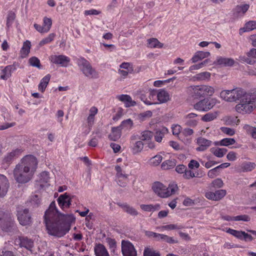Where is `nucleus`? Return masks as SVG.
<instances>
[{
	"label": "nucleus",
	"instance_id": "f257e3e1",
	"mask_svg": "<svg viewBox=\"0 0 256 256\" xmlns=\"http://www.w3.org/2000/svg\"><path fill=\"white\" fill-rule=\"evenodd\" d=\"M74 220L72 214H64L59 212L54 202H51L44 216V221L49 234L59 238L68 232L72 223Z\"/></svg>",
	"mask_w": 256,
	"mask_h": 256
},
{
	"label": "nucleus",
	"instance_id": "f03ea898",
	"mask_svg": "<svg viewBox=\"0 0 256 256\" xmlns=\"http://www.w3.org/2000/svg\"><path fill=\"white\" fill-rule=\"evenodd\" d=\"M220 95L227 102H239L235 108L237 112L242 114L250 113L255 106L256 90L247 92L244 90L237 88L232 90H222Z\"/></svg>",
	"mask_w": 256,
	"mask_h": 256
},
{
	"label": "nucleus",
	"instance_id": "7ed1b4c3",
	"mask_svg": "<svg viewBox=\"0 0 256 256\" xmlns=\"http://www.w3.org/2000/svg\"><path fill=\"white\" fill-rule=\"evenodd\" d=\"M0 229L4 232L12 234L18 232L12 214L6 210L0 208Z\"/></svg>",
	"mask_w": 256,
	"mask_h": 256
},
{
	"label": "nucleus",
	"instance_id": "20e7f679",
	"mask_svg": "<svg viewBox=\"0 0 256 256\" xmlns=\"http://www.w3.org/2000/svg\"><path fill=\"white\" fill-rule=\"evenodd\" d=\"M214 92V88L208 86H192L187 88L186 93L194 99L201 97L211 96Z\"/></svg>",
	"mask_w": 256,
	"mask_h": 256
},
{
	"label": "nucleus",
	"instance_id": "39448f33",
	"mask_svg": "<svg viewBox=\"0 0 256 256\" xmlns=\"http://www.w3.org/2000/svg\"><path fill=\"white\" fill-rule=\"evenodd\" d=\"M152 189L158 196L166 198L174 194L178 190V187L175 183L170 184L166 187L160 182H156L152 184Z\"/></svg>",
	"mask_w": 256,
	"mask_h": 256
},
{
	"label": "nucleus",
	"instance_id": "423d86ee",
	"mask_svg": "<svg viewBox=\"0 0 256 256\" xmlns=\"http://www.w3.org/2000/svg\"><path fill=\"white\" fill-rule=\"evenodd\" d=\"M76 62L82 73L90 78H97L98 74L90 62L84 57L76 58Z\"/></svg>",
	"mask_w": 256,
	"mask_h": 256
},
{
	"label": "nucleus",
	"instance_id": "0eeeda50",
	"mask_svg": "<svg viewBox=\"0 0 256 256\" xmlns=\"http://www.w3.org/2000/svg\"><path fill=\"white\" fill-rule=\"evenodd\" d=\"M33 174L22 166L18 164L14 170V176L15 180L19 184H26L32 178Z\"/></svg>",
	"mask_w": 256,
	"mask_h": 256
},
{
	"label": "nucleus",
	"instance_id": "6e6552de",
	"mask_svg": "<svg viewBox=\"0 0 256 256\" xmlns=\"http://www.w3.org/2000/svg\"><path fill=\"white\" fill-rule=\"evenodd\" d=\"M38 160L36 158L32 155L26 156L23 158L18 164L28 170L33 174L38 167Z\"/></svg>",
	"mask_w": 256,
	"mask_h": 256
},
{
	"label": "nucleus",
	"instance_id": "1a4fd4ad",
	"mask_svg": "<svg viewBox=\"0 0 256 256\" xmlns=\"http://www.w3.org/2000/svg\"><path fill=\"white\" fill-rule=\"evenodd\" d=\"M16 216L20 224L22 226H27L32 222V218L28 208L23 209L18 208L17 210Z\"/></svg>",
	"mask_w": 256,
	"mask_h": 256
},
{
	"label": "nucleus",
	"instance_id": "9d476101",
	"mask_svg": "<svg viewBox=\"0 0 256 256\" xmlns=\"http://www.w3.org/2000/svg\"><path fill=\"white\" fill-rule=\"evenodd\" d=\"M216 104V101L214 99L204 98L194 105V108L200 111H208L212 108Z\"/></svg>",
	"mask_w": 256,
	"mask_h": 256
},
{
	"label": "nucleus",
	"instance_id": "9b49d317",
	"mask_svg": "<svg viewBox=\"0 0 256 256\" xmlns=\"http://www.w3.org/2000/svg\"><path fill=\"white\" fill-rule=\"evenodd\" d=\"M122 252L124 256H136V252L131 242L122 240Z\"/></svg>",
	"mask_w": 256,
	"mask_h": 256
},
{
	"label": "nucleus",
	"instance_id": "f8f14e48",
	"mask_svg": "<svg viewBox=\"0 0 256 256\" xmlns=\"http://www.w3.org/2000/svg\"><path fill=\"white\" fill-rule=\"evenodd\" d=\"M50 60L54 64L64 67L67 66L70 62V58L64 55H52L50 56Z\"/></svg>",
	"mask_w": 256,
	"mask_h": 256
},
{
	"label": "nucleus",
	"instance_id": "ddd939ff",
	"mask_svg": "<svg viewBox=\"0 0 256 256\" xmlns=\"http://www.w3.org/2000/svg\"><path fill=\"white\" fill-rule=\"evenodd\" d=\"M22 152L20 148H16L11 152H8L3 159V162L7 164H11L14 160L18 158Z\"/></svg>",
	"mask_w": 256,
	"mask_h": 256
},
{
	"label": "nucleus",
	"instance_id": "4468645a",
	"mask_svg": "<svg viewBox=\"0 0 256 256\" xmlns=\"http://www.w3.org/2000/svg\"><path fill=\"white\" fill-rule=\"evenodd\" d=\"M57 200L59 206L62 210L68 208L71 205V198L67 193L60 194Z\"/></svg>",
	"mask_w": 256,
	"mask_h": 256
},
{
	"label": "nucleus",
	"instance_id": "2eb2a0df",
	"mask_svg": "<svg viewBox=\"0 0 256 256\" xmlns=\"http://www.w3.org/2000/svg\"><path fill=\"white\" fill-rule=\"evenodd\" d=\"M16 242L20 247H24L27 250H30L34 246V242L30 238L26 236H20L16 239Z\"/></svg>",
	"mask_w": 256,
	"mask_h": 256
},
{
	"label": "nucleus",
	"instance_id": "dca6fc26",
	"mask_svg": "<svg viewBox=\"0 0 256 256\" xmlns=\"http://www.w3.org/2000/svg\"><path fill=\"white\" fill-rule=\"evenodd\" d=\"M241 60L250 64L256 63V48H252L246 53V56H242Z\"/></svg>",
	"mask_w": 256,
	"mask_h": 256
},
{
	"label": "nucleus",
	"instance_id": "f3484780",
	"mask_svg": "<svg viewBox=\"0 0 256 256\" xmlns=\"http://www.w3.org/2000/svg\"><path fill=\"white\" fill-rule=\"evenodd\" d=\"M9 183L6 177L0 174V197L4 196L7 193Z\"/></svg>",
	"mask_w": 256,
	"mask_h": 256
},
{
	"label": "nucleus",
	"instance_id": "a211bd4d",
	"mask_svg": "<svg viewBox=\"0 0 256 256\" xmlns=\"http://www.w3.org/2000/svg\"><path fill=\"white\" fill-rule=\"evenodd\" d=\"M116 98L123 102L126 107H130L136 104V102L133 100L130 96L128 94L118 95Z\"/></svg>",
	"mask_w": 256,
	"mask_h": 256
},
{
	"label": "nucleus",
	"instance_id": "6ab92c4d",
	"mask_svg": "<svg viewBox=\"0 0 256 256\" xmlns=\"http://www.w3.org/2000/svg\"><path fill=\"white\" fill-rule=\"evenodd\" d=\"M212 142L204 138L200 137L197 140V144L199 146L196 148L198 152H202L206 150L211 144Z\"/></svg>",
	"mask_w": 256,
	"mask_h": 256
},
{
	"label": "nucleus",
	"instance_id": "aec40b11",
	"mask_svg": "<svg viewBox=\"0 0 256 256\" xmlns=\"http://www.w3.org/2000/svg\"><path fill=\"white\" fill-rule=\"evenodd\" d=\"M234 60L232 58L218 57L216 61L214 62V64H218L224 66H230L234 65Z\"/></svg>",
	"mask_w": 256,
	"mask_h": 256
},
{
	"label": "nucleus",
	"instance_id": "412c9836",
	"mask_svg": "<svg viewBox=\"0 0 256 256\" xmlns=\"http://www.w3.org/2000/svg\"><path fill=\"white\" fill-rule=\"evenodd\" d=\"M117 204L120 208H122L124 212H126L127 214H129L132 216H138V212L136 210V209H135L132 206H130L126 203L122 204L118 202Z\"/></svg>",
	"mask_w": 256,
	"mask_h": 256
},
{
	"label": "nucleus",
	"instance_id": "4be33fe9",
	"mask_svg": "<svg viewBox=\"0 0 256 256\" xmlns=\"http://www.w3.org/2000/svg\"><path fill=\"white\" fill-rule=\"evenodd\" d=\"M122 130V126H120L116 127H112V132L108 135L109 139L113 141H116L118 140L121 136Z\"/></svg>",
	"mask_w": 256,
	"mask_h": 256
},
{
	"label": "nucleus",
	"instance_id": "5701e85b",
	"mask_svg": "<svg viewBox=\"0 0 256 256\" xmlns=\"http://www.w3.org/2000/svg\"><path fill=\"white\" fill-rule=\"evenodd\" d=\"M16 70V68L14 64L7 66L2 70L0 78L4 80H8L11 76L12 72Z\"/></svg>",
	"mask_w": 256,
	"mask_h": 256
},
{
	"label": "nucleus",
	"instance_id": "b1692460",
	"mask_svg": "<svg viewBox=\"0 0 256 256\" xmlns=\"http://www.w3.org/2000/svg\"><path fill=\"white\" fill-rule=\"evenodd\" d=\"M94 251L96 256H110L106 247L101 244H96Z\"/></svg>",
	"mask_w": 256,
	"mask_h": 256
},
{
	"label": "nucleus",
	"instance_id": "393cba45",
	"mask_svg": "<svg viewBox=\"0 0 256 256\" xmlns=\"http://www.w3.org/2000/svg\"><path fill=\"white\" fill-rule=\"evenodd\" d=\"M250 5L248 4L238 5L234 9V13L236 16H243L248 10Z\"/></svg>",
	"mask_w": 256,
	"mask_h": 256
},
{
	"label": "nucleus",
	"instance_id": "a878e982",
	"mask_svg": "<svg viewBox=\"0 0 256 256\" xmlns=\"http://www.w3.org/2000/svg\"><path fill=\"white\" fill-rule=\"evenodd\" d=\"M256 164L254 162H243L240 166V170L242 172H249L256 168Z\"/></svg>",
	"mask_w": 256,
	"mask_h": 256
},
{
	"label": "nucleus",
	"instance_id": "bb28decb",
	"mask_svg": "<svg viewBox=\"0 0 256 256\" xmlns=\"http://www.w3.org/2000/svg\"><path fill=\"white\" fill-rule=\"evenodd\" d=\"M210 56V53L208 52L198 51L195 53L191 60L193 63H195L204 58H208Z\"/></svg>",
	"mask_w": 256,
	"mask_h": 256
},
{
	"label": "nucleus",
	"instance_id": "cd10ccee",
	"mask_svg": "<svg viewBox=\"0 0 256 256\" xmlns=\"http://www.w3.org/2000/svg\"><path fill=\"white\" fill-rule=\"evenodd\" d=\"M168 132V130L165 127H162L156 130L154 135V139L157 142H161L162 138Z\"/></svg>",
	"mask_w": 256,
	"mask_h": 256
},
{
	"label": "nucleus",
	"instance_id": "c85d7f7f",
	"mask_svg": "<svg viewBox=\"0 0 256 256\" xmlns=\"http://www.w3.org/2000/svg\"><path fill=\"white\" fill-rule=\"evenodd\" d=\"M256 28V21H250L247 22L244 28L240 29V34H242L244 32H249Z\"/></svg>",
	"mask_w": 256,
	"mask_h": 256
},
{
	"label": "nucleus",
	"instance_id": "c756f323",
	"mask_svg": "<svg viewBox=\"0 0 256 256\" xmlns=\"http://www.w3.org/2000/svg\"><path fill=\"white\" fill-rule=\"evenodd\" d=\"M157 98L160 103H164L169 100V94L167 92L164 90H160L156 94Z\"/></svg>",
	"mask_w": 256,
	"mask_h": 256
},
{
	"label": "nucleus",
	"instance_id": "7c9ffc66",
	"mask_svg": "<svg viewBox=\"0 0 256 256\" xmlns=\"http://www.w3.org/2000/svg\"><path fill=\"white\" fill-rule=\"evenodd\" d=\"M50 78V76L48 74L41 80L40 82L38 85V90L42 92L45 90V89L49 82Z\"/></svg>",
	"mask_w": 256,
	"mask_h": 256
},
{
	"label": "nucleus",
	"instance_id": "2f4dec72",
	"mask_svg": "<svg viewBox=\"0 0 256 256\" xmlns=\"http://www.w3.org/2000/svg\"><path fill=\"white\" fill-rule=\"evenodd\" d=\"M210 151L216 156L222 158L228 152V150L225 148H212L210 149Z\"/></svg>",
	"mask_w": 256,
	"mask_h": 256
},
{
	"label": "nucleus",
	"instance_id": "473e14b6",
	"mask_svg": "<svg viewBox=\"0 0 256 256\" xmlns=\"http://www.w3.org/2000/svg\"><path fill=\"white\" fill-rule=\"evenodd\" d=\"M130 146L132 150L133 153L136 154L140 152L142 150L144 144L142 141L138 140L132 144H130Z\"/></svg>",
	"mask_w": 256,
	"mask_h": 256
},
{
	"label": "nucleus",
	"instance_id": "72a5a7b5",
	"mask_svg": "<svg viewBox=\"0 0 256 256\" xmlns=\"http://www.w3.org/2000/svg\"><path fill=\"white\" fill-rule=\"evenodd\" d=\"M31 43L29 40H26L23 44V46L20 50V52L24 56H26L30 53Z\"/></svg>",
	"mask_w": 256,
	"mask_h": 256
},
{
	"label": "nucleus",
	"instance_id": "f704fd0d",
	"mask_svg": "<svg viewBox=\"0 0 256 256\" xmlns=\"http://www.w3.org/2000/svg\"><path fill=\"white\" fill-rule=\"evenodd\" d=\"M148 46L152 48H161L163 46V44L160 43L156 38H152L148 40Z\"/></svg>",
	"mask_w": 256,
	"mask_h": 256
},
{
	"label": "nucleus",
	"instance_id": "c9c22d12",
	"mask_svg": "<svg viewBox=\"0 0 256 256\" xmlns=\"http://www.w3.org/2000/svg\"><path fill=\"white\" fill-rule=\"evenodd\" d=\"M176 166L174 160H168L164 162L161 167L163 170H168L173 168Z\"/></svg>",
	"mask_w": 256,
	"mask_h": 256
},
{
	"label": "nucleus",
	"instance_id": "e433bc0d",
	"mask_svg": "<svg viewBox=\"0 0 256 256\" xmlns=\"http://www.w3.org/2000/svg\"><path fill=\"white\" fill-rule=\"evenodd\" d=\"M243 128L246 132L248 134L254 138H256V128L248 124H245Z\"/></svg>",
	"mask_w": 256,
	"mask_h": 256
},
{
	"label": "nucleus",
	"instance_id": "4c0bfd02",
	"mask_svg": "<svg viewBox=\"0 0 256 256\" xmlns=\"http://www.w3.org/2000/svg\"><path fill=\"white\" fill-rule=\"evenodd\" d=\"M145 234L148 238H154L156 240H162L163 234L156 233L151 231H146Z\"/></svg>",
	"mask_w": 256,
	"mask_h": 256
},
{
	"label": "nucleus",
	"instance_id": "58836bf2",
	"mask_svg": "<svg viewBox=\"0 0 256 256\" xmlns=\"http://www.w3.org/2000/svg\"><path fill=\"white\" fill-rule=\"evenodd\" d=\"M235 142L236 140L233 138H224L220 141V146H228Z\"/></svg>",
	"mask_w": 256,
	"mask_h": 256
},
{
	"label": "nucleus",
	"instance_id": "ea45409f",
	"mask_svg": "<svg viewBox=\"0 0 256 256\" xmlns=\"http://www.w3.org/2000/svg\"><path fill=\"white\" fill-rule=\"evenodd\" d=\"M217 116V112H208L204 114L202 118L204 122H210L215 119Z\"/></svg>",
	"mask_w": 256,
	"mask_h": 256
},
{
	"label": "nucleus",
	"instance_id": "a19ab883",
	"mask_svg": "<svg viewBox=\"0 0 256 256\" xmlns=\"http://www.w3.org/2000/svg\"><path fill=\"white\" fill-rule=\"evenodd\" d=\"M28 62L30 63V65L36 67L38 68H41V64L40 62V60L36 57V56H32L28 60Z\"/></svg>",
	"mask_w": 256,
	"mask_h": 256
},
{
	"label": "nucleus",
	"instance_id": "79ce46f5",
	"mask_svg": "<svg viewBox=\"0 0 256 256\" xmlns=\"http://www.w3.org/2000/svg\"><path fill=\"white\" fill-rule=\"evenodd\" d=\"M140 139L142 140H150L153 137L154 134L150 130H144L142 132Z\"/></svg>",
	"mask_w": 256,
	"mask_h": 256
},
{
	"label": "nucleus",
	"instance_id": "37998d69",
	"mask_svg": "<svg viewBox=\"0 0 256 256\" xmlns=\"http://www.w3.org/2000/svg\"><path fill=\"white\" fill-rule=\"evenodd\" d=\"M52 26V20L50 18L44 17L43 20L42 26L45 29V31L48 32Z\"/></svg>",
	"mask_w": 256,
	"mask_h": 256
},
{
	"label": "nucleus",
	"instance_id": "c03bdc74",
	"mask_svg": "<svg viewBox=\"0 0 256 256\" xmlns=\"http://www.w3.org/2000/svg\"><path fill=\"white\" fill-rule=\"evenodd\" d=\"M56 36V34L54 33L50 34L48 36L42 39L39 43L40 46H42L46 44L50 43L52 41Z\"/></svg>",
	"mask_w": 256,
	"mask_h": 256
},
{
	"label": "nucleus",
	"instance_id": "a18cd8bd",
	"mask_svg": "<svg viewBox=\"0 0 256 256\" xmlns=\"http://www.w3.org/2000/svg\"><path fill=\"white\" fill-rule=\"evenodd\" d=\"M144 256H160V254L150 248H146L144 251Z\"/></svg>",
	"mask_w": 256,
	"mask_h": 256
},
{
	"label": "nucleus",
	"instance_id": "49530a36",
	"mask_svg": "<svg viewBox=\"0 0 256 256\" xmlns=\"http://www.w3.org/2000/svg\"><path fill=\"white\" fill-rule=\"evenodd\" d=\"M223 185L222 180L220 178H216L210 184V189L212 188H220L222 187Z\"/></svg>",
	"mask_w": 256,
	"mask_h": 256
},
{
	"label": "nucleus",
	"instance_id": "de8ad7c7",
	"mask_svg": "<svg viewBox=\"0 0 256 256\" xmlns=\"http://www.w3.org/2000/svg\"><path fill=\"white\" fill-rule=\"evenodd\" d=\"M226 194V192L224 190H219L214 192L215 200L218 201L223 198Z\"/></svg>",
	"mask_w": 256,
	"mask_h": 256
},
{
	"label": "nucleus",
	"instance_id": "09e8293b",
	"mask_svg": "<svg viewBox=\"0 0 256 256\" xmlns=\"http://www.w3.org/2000/svg\"><path fill=\"white\" fill-rule=\"evenodd\" d=\"M210 62V59L205 60H204L203 62H200V64H194V65L190 66V70H194L200 69V68H202L204 66L206 65V64H207L208 62Z\"/></svg>",
	"mask_w": 256,
	"mask_h": 256
},
{
	"label": "nucleus",
	"instance_id": "8fccbe9b",
	"mask_svg": "<svg viewBox=\"0 0 256 256\" xmlns=\"http://www.w3.org/2000/svg\"><path fill=\"white\" fill-rule=\"evenodd\" d=\"M162 156L156 155L150 159V163L154 166L158 165L162 162Z\"/></svg>",
	"mask_w": 256,
	"mask_h": 256
},
{
	"label": "nucleus",
	"instance_id": "3c124183",
	"mask_svg": "<svg viewBox=\"0 0 256 256\" xmlns=\"http://www.w3.org/2000/svg\"><path fill=\"white\" fill-rule=\"evenodd\" d=\"M162 240L170 244H176L178 242V240H174L173 237H170L164 234L162 238Z\"/></svg>",
	"mask_w": 256,
	"mask_h": 256
},
{
	"label": "nucleus",
	"instance_id": "603ef678",
	"mask_svg": "<svg viewBox=\"0 0 256 256\" xmlns=\"http://www.w3.org/2000/svg\"><path fill=\"white\" fill-rule=\"evenodd\" d=\"M210 74L207 72H202L196 74V78L199 80H204L210 78Z\"/></svg>",
	"mask_w": 256,
	"mask_h": 256
},
{
	"label": "nucleus",
	"instance_id": "864d4df0",
	"mask_svg": "<svg viewBox=\"0 0 256 256\" xmlns=\"http://www.w3.org/2000/svg\"><path fill=\"white\" fill-rule=\"evenodd\" d=\"M15 18L16 16L14 12H11L8 13L6 20V25L8 27L12 25Z\"/></svg>",
	"mask_w": 256,
	"mask_h": 256
},
{
	"label": "nucleus",
	"instance_id": "5fc2aeb1",
	"mask_svg": "<svg viewBox=\"0 0 256 256\" xmlns=\"http://www.w3.org/2000/svg\"><path fill=\"white\" fill-rule=\"evenodd\" d=\"M133 125V122L132 120L131 119H127L126 120H123L122 122V124H120V126H122V128H132V126Z\"/></svg>",
	"mask_w": 256,
	"mask_h": 256
},
{
	"label": "nucleus",
	"instance_id": "6e6d98bb",
	"mask_svg": "<svg viewBox=\"0 0 256 256\" xmlns=\"http://www.w3.org/2000/svg\"><path fill=\"white\" fill-rule=\"evenodd\" d=\"M198 175L196 176L195 174L190 170L186 168V172L183 174V177L186 179H190L194 177H198Z\"/></svg>",
	"mask_w": 256,
	"mask_h": 256
},
{
	"label": "nucleus",
	"instance_id": "4d7b16f0",
	"mask_svg": "<svg viewBox=\"0 0 256 256\" xmlns=\"http://www.w3.org/2000/svg\"><path fill=\"white\" fill-rule=\"evenodd\" d=\"M219 169L218 166L210 170L208 173V176L210 178H214L218 174Z\"/></svg>",
	"mask_w": 256,
	"mask_h": 256
},
{
	"label": "nucleus",
	"instance_id": "13d9d810",
	"mask_svg": "<svg viewBox=\"0 0 256 256\" xmlns=\"http://www.w3.org/2000/svg\"><path fill=\"white\" fill-rule=\"evenodd\" d=\"M250 220V218L246 214L244 215H240L234 216V220L235 221H244V222H248Z\"/></svg>",
	"mask_w": 256,
	"mask_h": 256
},
{
	"label": "nucleus",
	"instance_id": "bf43d9fd",
	"mask_svg": "<svg viewBox=\"0 0 256 256\" xmlns=\"http://www.w3.org/2000/svg\"><path fill=\"white\" fill-rule=\"evenodd\" d=\"M49 179L48 172H43L40 174V180L42 182L48 183L49 182Z\"/></svg>",
	"mask_w": 256,
	"mask_h": 256
},
{
	"label": "nucleus",
	"instance_id": "052dcab7",
	"mask_svg": "<svg viewBox=\"0 0 256 256\" xmlns=\"http://www.w3.org/2000/svg\"><path fill=\"white\" fill-rule=\"evenodd\" d=\"M106 242L108 244L110 248L112 249L114 251V248L116 247V242L115 240L112 239L110 238H106Z\"/></svg>",
	"mask_w": 256,
	"mask_h": 256
},
{
	"label": "nucleus",
	"instance_id": "680f3d73",
	"mask_svg": "<svg viewBox=\"0 0 256 256\" xmlns=\"http://www.w3.org/2000/svg\"><path fill=\"white\" fill-rule=\"evenodd\" d=\"M221 130L224 133L230 136H232L235 134L234 130L230 128L222 127L221 128Z\"/></svg>",
	"mask_w": 256,
	"mask_h": 256
},
{
	"label": "nucleus",
	"instance_id": "e2e57ef3",
	"mask_svg": "<svg viewBox=\"0 0 256 256\" xmlns=\"http://www.w3.org/2000/svg\"><path fill=\"white\" fill-rule=\"evenodd\" d=\"M185 125L187 126L194 127L198 124V121L194 119H186L184 118Z\"/></svg>",
	"mask_w": 256,
	"mask_h": 256
},
{
	"label": "nucleus",
	"instance_id": "0e129e2a",
	"mask_svg": "<svg viewBox=\"0 0 256 256\" xmlns=\"http://www.w3.org/2000/svg\"><path fill=\"white\" fill-rule=\"evenodd\" d=\"M140 100L144 102L147 105H152V104H156V102H150V100H148L146 98V96L144 94H141L138 96Z\"/></svg>",
	"mask_w": 256,
	"mask_h": 256
},
{
	"label": "nucleus",
	"instance_id": "69168bd1",
	"mask_svg": "<svg viewBox=\"0 0 256 256\" xmlns=\"http://www.w3.org/2000/svg\"><path fill=\"white\" fill-rule=\"evenodd\" d=\"M152 112L150 110L146 111L140 114L141 120H144L145 118H148L152 116Z\"/></svg>",
	"mask_w": 256,
	"mask_h": 256
},
{
	"label": "nucleus",
	"instance_id": "338daca9",
	"mask_svg": "<svg viewBox=\"0 0 256 256\" xmlns=\"http://www.w3.org/2000/svg\"><path fill=\"white\" fill-rule=\"evenodd\" d=\"M186 167L184 164H179L177 166L176 168V172L178 174H184V172H186Z\"/></svg>",
	"mask_w": 256,
	"mask_h": 256
},
{
	"label": "nucleus",
	"instance_id": "774afa93",
	"mask_svg": "<svg viewBox=\"0 0 256 256\" xmlns=\"http://www.w3.org/2000/svg\"><path fill=\"white\" fill-rule=\"evenodd\" d=\"M188 166L190 168L193 169L194 168H198L200 166V164L197 161L192 160L190 161Z\"/></svg>",
	"mask_w": 256,
	"mask_h": 256
}]
</instances>
